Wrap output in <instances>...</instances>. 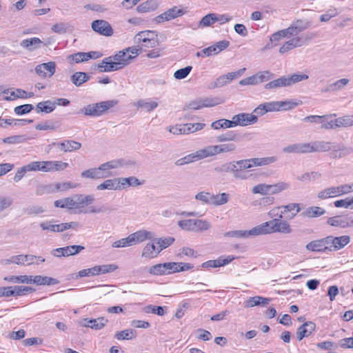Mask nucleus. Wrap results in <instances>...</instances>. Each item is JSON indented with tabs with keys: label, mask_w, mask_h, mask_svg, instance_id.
I'll use <instances>...</instances> for the list:
<instances>
[{
	"label": "nucleus",
	"mask_w": 353,
	"mask_h": 353,
	"mask_svg": "<svg viewBox=\"0 0 353 353\" xmlns=\"http://www.w3.org/2000/svg\"><path fill=\"white\" fill-rule=\"evenodd\" d=\"M117 104L116 100H108L99 103L89 104L82 108L78 114H83L85 116L98 117L105 114L109 109Z\"/></svg>",
	"instance_id": "1"
},
{
	"label": "nucleus",
	"mask_w": 353,
	"mask_h": 353,
	"mask_svg": "<svg viewBox=\"0 0 353 353\" xmlns=\"http://www.w3.org/2000/svg\"><path fill=\"white\" fill-rule=\"evenodd\" d=\"M94 198L92 195L74 194L72 196V210H77L78 213H84V208L93 203Z\"/></svg>",
	"instance_id": "2"
},
{
	"label": "nucleus",
	"mask_w": 353,
	"mask_h": 353,
	"mask_svg": "<svg viewBox=\"0 0 353 353\" xmlns=\"http://www.w3.org/2000/svg\"><path fill=\"white\" fill-rule=\"evenodd\" d=\"M229 45L230 42L226 40L218 41L215 44L197 52L196 56L205 57L217 54L222 50L227 48Z\"/></svg>",
	"instance_id": "3"
},
{
	"label": "nucleus",
	"mask_w": 353,
	"mask_h": 353,
	"mask_svg": "<svg viewBox=\"0 0 353 353\" xmlns=\"http://www.w3.org/2000/svg\"><path fill=\"white\" fill-rule=\"evenodd\" d=\"M91 27L94 32L103 36L110 37L114 33V30L110 23L103 19L93 21Z\"/></svg>",
	"instance_id": "4"
},
{
	"label": "nucleus",
	"mask_w": 353,
	"mask_h": 353,
	"mask_svg": "<svg viewBox=\"0 0 353 353\" xmlns=\"http://www.w3.org/2000/svg\"><path fill=\"white\" fill-rule=\"evenodd\" d=\"M276 161L275 157H268L263 158H252L248 159L240 160V164L243 165V168H251L254 166H262L274 163Z\"/></svg>",
	"instance_id": "5"
},
{
	"label": "nucleus",
	"mask_w": 353,
	"mask_h": 353,
	"mask_svg": "<svg viewBox=\"0 0 353 353\" xmlns=\"http://www.w3.org/2000/svg\"><path fill=\"white\" fill-rule=\"evenodd\" d=\"M156 37L157 34H155L154 32L146 30L137 33L135 35V39H137V43L150 42V44H143L144 47L154 48L158 44V41L155 38Z\"/></svg>",
	"instance_id": "6"
},
{
	"label": "nucleus",
	"mask_w": 353,
	"mask_h": 353,
	"mask_svg": "<svg viewBox=\"0 0 353 353\" xmlns=\"http://www.w3.org/2000/svg\"><path fill=\"white\" fill-rule=\"evenodd\" d=\"M35 72L41 78H50L56 71V63L54 61H49L37 65L35 67Z\"/></svg>",
	"instance_id": "7"
},
{
	"label": "nucleus",
	"mask_w": 353,
	"mask_h": 353,
	"mask_svg": "<svg viewBox=\"0 0 353 353\" xmlns=\"http://www.w3.org/2000/svg\"><path fill=\"white\" fill-rule=\"evenodd\" d=\"M234 127L237 125L246 126L256 123L258 121L256 115L249 113H240L232 117Z\"/></svg>",
	"instance_id": "8"
},
{
	"label": "nucleus",
	"mask_w": 353,
	"mask_h": 353,
	"mask_svg": "<svg viewBox=\"0 0 353 353\" xmlns=\"http://www.w3.org/2000/svg\"><path fill=\"white\" fill-rule=\"evenodd\" d=\"M268 112L281 110H288L294 108L297 105V103L285 101H271L264 103Z\"/></svg>",
	"instance_id": "9"
},
{
	"label": "nucleus",
	"mask_w": 353,
	"mask_h": 353,
	"mask_svg": "<svg viewBox=\"0 0 353 353\" xmlns=\"http://www.w3.org/2000/svg\"><path fill=\"white\" fill-rule=\"evenodd\" d=\"M282 215L279 216V219H274L273 221H269L270 224V233L281 232L289 234L292 232L290 224L286 221H281Z\"/></svg>",
	"instance_id": "10"
},
{
	"label": "nucleus",
	"mask_w": 353,
	"mask_h": 353,
	"mask_svg": "<svg viewBox=\"0 0 353 353\" xmlns=\"http://www.w3.org/2000/svg\"><path fill=\"white\" fill-rule=\"evenodd\" d=\"M184 14V11L182 9L178 8L176 6H174L167 11L164 12L161 14L156 17L154 19V21L157 23H161L166 21H170L171 19H175L179 16H181Z\"/></svg>",
	"instance_id": "11"
},
{
	"label": "nucleus",
	"mask_w": 353,
	"mask_h": 353,
	"mask_svg": "<svg viewBox=\"0 0 353 353\" xmlns=\"http://www.w3.org/2000/svg\"><path fill=\"white\" fill-rule=\"evenodd\" d=\"M119 63L114 61L112 56L103 59L100 63L98 64L97 68L100 72H110L121 70Z\"/></svg>",
	"instance_id": "12"
},
{
	"label": "nucleus",
	"mask_w": 353,
	"mask_h": 353,
	"mask_svg": "<svg viewBox=\"0 0 353 353\" xmlns=\"http://www.w3.org/2000/svg\"><path fill=\"white\" fill-rule=\"evenodd\" d=\"M307 37L303 36L296 37L286 41L279 49L281 54H284L295 48L302 46L306 43Z\"/></svg>",
	"instance_id": "13"
},
{
	"label": "nucleus",
	"mask_w": 353,
	"mask_h": 353,
	"mask_svg": "<svg viewBox=\"0 0 353 353\" xmlns=\"http://www.w3.org/2000/svg\"><path fill=\"white\" fill-rule=\"evenodd\" d=\"M108 322V319L104 317L91 319H83L80 321V325L83 327H87L95 330H99L102 329Z\"/></svg>",
	"instance_id": "14"
},
{
	"label": "nucleus",
	"mask_w": 353,
	"mask_h": 353,
	"mask_svg": "<svg viewBox=\"0 0 353 353\" xmlns=\"http://www.w3.org/2000/svg\"><path fill=\"white\" fill-rule=\"evenodd\" d=\"M330 157L332 159H341L353 152V148H347L344 145L332 143Z\"/></svg>",
	"instance_id": "15"
},
{
	"label": "nucleus",
	"mask_w": 353,
	"mask_h": 353,
	"mask_svg": "<svg viewBox=\"0 0 353 353\" xmlns=\"http://www.w3.org/2000/svg\"><path fill=\"white\" fill-rule=\"evenodd\" d=\"M271 301V299L266 298L261 296H254L249 297L243 302V307L245 308L253 307L255 306L265 307Z\"/></svg>",
	"instance_id": "16"
},
{
	"label": "nucleus",
	"mask_w": 353,
	"mask_h": 353,
	"mask_svg": "<svg viewBox=\"0 0 353 353\" xmlns=\"http://www.w3.org/2000/svg\"><path fill=\"white\" fill-rule=\"evenodd\" d=\"M316 329V324L312 321H307L296 330V338L301 341L304 337L309 336Z\"/></svg>",
	"instance_id": "17"
},
{
	"label": "nucleus",
	"mask_w": 353,
	"mask_h": 353,
	"mask_svg": "<svg viewBox=\"0 0 353 353\" xmlns=\"http://www.w3.org/2000/svg\"><path fill=\"white\" fill-rule=\"evenodd\" d=\"M332 142L319 141L308 143L309 153L310 152H323L330 151L332 149Z\"/></svg>",
	"instance_id": "18"
},
{
	"label": "nucleus",
	"mask_w": 353,
	"mask_h": 353,
	"mask_svg": "<svg viewBox=\"0 0 353 353\" xmlns=\"http://www.w3.org/2000/svg\"><path fill=\"white\" fill-rule=\"evenodd\" d=\"M134 245L143 242L145 240H152L155 235L153 232L145 230H138L130 234Z\"/></svg>",
	"instance_id": "19"
},
{
	"label": "nucleus",
	"mask_w": 353,
	"mask_h": 353,
	"mask_svg": "<svg viewBox=\"0 0 353 353\" xmlns=\"http://www.w3.org/2000/svg\"><path fill=\"white\" fill-rule=\"evenodd\" d=\"M52 145H57L60 150L64 152L76 151L81 147V143L73 140H65L63 142L53 143Z\"/></svg>",
	"instance_id": "20"
},
{
	"label": "nucleus",
	"mask_w": 353,
	"mask_h": 353,
	"mask_svg": "<svg viewBox=\"0 0 353 353\" xmlns=\"http://www.w3.org/2000/svg\"><path fill=\"white\" fill-rule=\"evenodd\" d=\"M104 172L102 171L101 166L99 165L98 168H92L84 170L81 173V176L83 179H101L108 178V174H104Z\"/></svg>",
	"instance_id": "21"
},
{
	"label": "nucleus",
	"mask_w": 353,
	"mask_h": 353,
	"mask_svg": "<svg viewBox=\"0 0 353 353\" xmlns=\"http://www.w3.org/2000/svg\"><path fill=\"white\" fill-rule=\"evenodd\" d=\"M234 259V257L232 256H227L226 257L220 256L216 260H209L206 262H204L202 264L203 268H219L222 267L225 265H227L232 262Z\"/></svg>",
	"instance_id": "22"
},
{
	"label": "nucleus",
	"mask_w": 353,
	"mask_h": 353,
	"mask_svg": "<svg viewBox=\"0 0 353 353\" xmlns=\"http://www.w3.org/2000/svg\"><path fill=\"white\" fill-rule=\"evenodd\" d=\"M112 58H114V61L117 63H121L119 65L121 66V69H122L125 65H128L134 57H132L131 54H128L125 51V49H124L112 56Z\"/></svg>",
	"instance_id": "23"
},
{
	"label": "nucleus",
	"mask_w": 353,
	"mask_h": 353,
	"mask_svg": "<svg viewBox=\"0 0 353 353\" xmlns=\"http://www.w3.org/2000/svg\"><path fill=\"white\" fill-rule=\"evenodd\" d=\"M240 160L235 161V168L232 172V176L236 179L246 180L249 179L252 174H249L248 171H245L248 168H243V165L240 164Z\"/></svg>",
	"instance_id": "24"
},
{
	"label": "nucleus",
	"mask_w": 353,
	"mask_h": 353,
	"mask_svg": "<svg viewBox=\"0 0 353 353\" xmlns=\"http://www.w3.org/2000/svg\"><path fill=\"white\" fill-rule=\"evenodd\" d=\"M31 280L32 283H34L38 285H52L59 283L57 279L41 275L32 276Z\"/></svg>",
	"instance_id": "25"
},
{
	"label": "nucleus",
	"mask_w": 353,
	"mask_h": 353,
	"mask_svg": "<svg viewBox=\"0 0 353 353\" xmlns=\"http://www.w3.org/2000/svg\"><path fill=\"white\" fill-rule=\"evenodd\" d=\"M283 152L285 153H309L308 143L288 145L283 149Z\"/></svg>",
	"instance_id": "26"
},
{
	"label": "nucleus",
	"mask_w": 353,
	"mask_h": 353,
	"mask_svg": "<svg viewBox=\"0 0 353 353\" xmlns=\"http://www.w3.org/2000/svg\"><path fill=\"white\" fill-rule=\"evenodd\" d=\"M349 81V79L345 78L337 80L336 81L332 83L327 85L326 87L321 90V92H333L341 90L347 85Z\"/></svg>",
	"instance_id": "27"
},
{
	"label": "nucleus",
	"mask_w": 353,
	"mask_h": 353,
	"mask_svg": "<svg viewBox=\"0 0 353 353\" xmlns=\"http://www.w3.org/2000/svg\"><path fill=\"white\" fill-rule=\"evenodd\" d=\"M118 178L112 179H106L103 183L97 186V190H120L121 185H119V181Z\"/></svg>",
	"instance_id": "28"
},
{
	"label": "nucleus",
	"mask_w": 353,
	"mask_h": 353,
	"mask_svg": "<svg viewBox=\"0 0 353 353\" xmlns=\"http://www.w3.org/2000/svg\"><path fill=\"white\" fill-rule=\"evenodd\" d=\"M270 224L269 221L263 223L259 225H257L250 230L248 231V236H259L270 233Z\"/></svg>",
	"instance_id": "29"
},
{
	"label": "nucleus",
	"mask_w": 353,
	"mask_h": 353,
	"mask_svg": "<svg viewBox=\"0 0 353 353\" xmlns=\"http://www.w3.org/2000/svg\"><path fill=\"white\" fill-rule=\"evenodd\" d=\"M68 166V163L61 161H46V172L62 171Z\"/></svg>",
	"instance_id": "30"
},
{
	"label": "nucleus",
	"mask_w": 353,
	"mask_h": 353,
	"mask_svg": "<svg viewBox=\"0 0 353 353\" xmlns=\"http://www.w3.org/2000/svg\"><path fill=\"white\" fill-rule=\"evenodd\" d=\"M350 236L348 235H343L340 236H333V249L334 252L345 248L350 242Z\"/></svg>",
	"instance_id": "31"
},
{
	"label": "nucleus",
	"mask_w": 353,
	"mask_h": 353,
	"mask_svg": "<svg viewBox=\"0 0 353 353\" xmlns=\"http://www.w3.org/2000/svg\"><path fill=\"white\" fill-rule=\"evenodd\" d=\"M287 77L282 76L278 79H274L264 85L266 90L277 89L282 87H288Z\"/></svg>",
	"instance_id": "32"
},
{
	"label": "nucleus",
	"mask_w": 353,
	"mask_h": 353,
	"mask_svg": "<svg viewBox=\"0 0 353 353\" xmlns=\"http://www.w3.org/2000/svg\"><path fill=\"white\" fill-rule=\"evenodd\" d=\"M234 79V75L232 72L219 77L214 82L210 83V88H220Z\"/></svg>",
	"instance_id": "33"
},
{
	"label": "nucleus",
	"mask_w": 353,
	"mask_h": 353,
	"mask_svg": "<svg viewBox=\"0 0 353 353\" xmlns=\"http://www.w3.org/2000/svg\"><path fill=\"white\" fill-rule=\"evenodd\" d=\"M160 252L157 246L154 243H147L143 249L141 256L147 259H153Z\"/></svg>",
	"instance_id": "34"
},
{
	"label": "nucleus",
	"mask_w": 353,
	"mask_h": 353,
	"mask_svg": "<svg viewBox=\"0 0 353 353\" xmlns=\"http://www.w3.org/2000/svg\"><path fill=\"white\" fill-rule=\"evenodd\" d=\"M242 136L233 131H229L225 134H221L216 137V141L220 143L228 141H239Z\"/></svg>",
	"instance_id": "35"
},
{
	"label": "nucleus",
	"mask_w": 353,
	"mask_h": 353,
	"mask_svg": "<svg viewBox=\"0 0 353 353\" xmlns=\"http://www.w3.org/2000/svg\"><path fill=\"white\" fill-rule=\"evenodd\" d=\"M325 210L318 206H312L305 209L302 212V215L308 218H315L321 216L325 213Z\"/></svg>",
	"instance_id": "36"
},
{
	"label": "nucleus",
	"mask_w": 353,
	"mask_h": 353,
	"mask_svg": "<svg viewBox=\"0 0 353 353\" xmlns=\"http://www.w3.org/2000/svg\"><path fill=\"white\" fill-rule=\"evenodd\" d=\"M195 152L198 161L216 155L214 145H208Z\"/></svg>",
	"instance_id": "37"
},
{
	"label": "nucleus",
	"mask_w": 353,
	"mask_h": 353,
	"mask_svg": "<svg viewBox=\"0 0 353 353\" xmlns=\"http://www.w3.org/2000/svg\"><path fill=\"white\" fill-rule=\"evenodd\" d=\"M56 108V103H54L50 100L41 101L37 103L36 108V112L37 113L45 112L50 113Z\"/></svg>",
	"instance_id": "38"
},
{
	"label": "nucleus",
	"mask_w": 353,
	"mask_h": 353,
	"mask_svg": "<svg viewBox=\"0 0 353 353\" xmlns=\"http://www.w3.org/2000/svg\"><path fill=\"white\" fill-rule=\"evenodd\" d=\"M41 43H42V41L40 39L32 37L22 40L20 43V46L29 50H33L38 48Z\"/></svg>",
	"instance_id": "39"
},
{
	"label": "nucleus",
	"mask_w": 353,
	"mask_h": 353,
	"mask_svg": "<svg viewBox=\"0 0 353 353\" xmlns=\"http://www.w3.org/2000/svg\"><path fill=\"white\" fill-rule=\"evenodd\" d=\"M15 264L20 265H30L35 263L37 256L32 254H19L16 255Z\"/></svg>",
	"instance_id": "40"
},
{
	"label": "nucleus",
	"mask_w": 353,
	"mask_h": 353,
	"mask_svg": "<svg viewBox=\"0 0 353 353\" xmlns=\"http://www.w3.org/2000/svg\"><path fill=\"white\" fill-rule=\"evenodd\" d=\"M89 79L90 77L87 73L83 72H77L74 73L70 77L71 81L76 86L81 85L83 83L87 82Z\"/></svg>",
	"instance_id": "41"
},
{
	"label": "nucleus",
	"mask_w": 353,
	"mask_h": 353,
	"mask_svg": "<svg viewBox=\"0 0 353 353\" xmlns=\"http://www.w3.org/2000/svg\"><path fill=\"white\" fill-rule=\"evenodd\" d=\"M193 228L192 232H201L209 230L211 228V223L207 220L194 219Z\"/></svg>",
	"instance_id": "42"
},
{
	"label": "nucleus",
	"mask_w": 353,
	"mask_h": 353,
	"mask_svg": "<svg viewBox=\"0 0 353 353\" xmlns=\"http://www.w3.org/2000/svg\"><path fill=\"white\" fill-rule=\"evenodd\" d=\"M346 220L347 216H335L330 217L327 223L331 226L345 228L347 225Z\"/></svg>",
	"instance_id": "43"
},
{
	"label": "nucleus",
	"mask_w": 353,
	"mask_h": 353,
	"mask_svg": "<svg viewBox=\"0 0 353 353\" xmlns=\"http://www.w3.org/2000/svg\"><path fill=\"white\" fill-rule=\"evenodd\" d=\"M305 248L307 250L312 252H325V247L323 246V238L310 241L306 245Z\"/></svg>",
	"instance_id": "44"
},
{
	"label": "nucleus",
	"mask_w": 353,
	"mask_h": 353,
	"mask_svg": "<svg viewBox=\"0 0 353 353\" xmlns=\"http://www.w3.org/2000/svg\"><path fill=\"white\" fill-rule=\"evenodd\" d=\"M233 120H228L225 119H221L216 120L211 123V128L214 130H219L221 128L226 129L234 128Z\"/></svg>",
	"instance_id": "45"
},
{
	"label": "nucleus",
	"mask_w": 353,
	"mask_h": 353,
	"mask_svg": "<svg viewBox=\"0 0 353 353\" xmlns=\"http://www.w3.org/2000/svg\"><path fill=\"white\" fill-rule=\"evenodd\" d=\"M214 147L216 154L228 152H234L236 150V146L233 143L214 145Z\"/></svg>",
	"instance_id": "46"
},
{
	"label": "nucleus",
	"mask_w": 353,
	"mask_h": 353,
	"mask_svg": "<svg viewBox=\"0 0 353 353\" xmlns=\"http://www.w3.org/2000/svg\"><path fill=\"white\" fill-rule=\"evenodd\" d=\"M31 278H32V276H28V275L9 276H6L4 278V280L7 281L8 282L14 283H21L31 284L32 283Z\"/></svg>",
	"instance_id": "47"
},
{
	"label": "nucleus",
	"mask_w": 353,
	"mask_h": 353,
	"mask_svg": "<svg viewBox=\"0 0 353 353\" xmlns=\"http://www.w3.org/2000/svg\"><path fill=\"white\" fill-rule=\"evenodd\" d=\"M157 6L158 5L156 1L149 0L138 6L137 7V10L141 13L148 12L155 10L157 8Z\"/></svg>",
	"instance_id": "48"
},
{
	"label": "nucleus",
	"mask_w": 353,
	"mask_h": 353,
	"mask_svg": "<svg viewBox=\"0 0 353 353\" xmlns=\"http://www.w3.org/2000/svg\"><path fill=\"white\" fill-rule=\"evenodd\" d=\"M212 203L213 205H221L228 202L229 194L228 193H221L218 194H212Z\"/></svg>",
	"instance_id": "49"
},
{
	"label": "nucleus",
	"mask_w": 353,
	"mask_h": 353,
	"mask_svg": "<svg viewBox=\"0 0 353 353\" xmlns=\"http://www.w3.org/2000/svg\"><path fill=\"white\" fill-rule=\"evenodd\" d=\"M290 188L289 183L283 181L278 182L277 183L269 185L270 194H276Z\"/></svg>",
	"instance_id": "50"
},
{
	"label": "nucleus",
	"mask_w": 353,
	"mask_h": 353,
	"mask_svg": "<svg viewBox=\"0 0 353 353\" xmlns=\"http://www.w3.org/2000/svg\"><path fill=\"white\" fill-rule=\"evenodd\" d=\"M137 336V332L134 330L128 329L117 332L115 337L118 340H130Z\"/></svg>",
	"instance_id": "51"
},
{
	"label": "nucleus",
	"mask_w": 353,
	"mask_h": 353,
	"mask_svg": "<svg viewBox=\"0 0 353 353\" xmlns=\"http://www.w3.org/2000/svg\"><path fill=\"white\" fill-rule=\"evenodd\" d=\"M121 165V163L120 161H110L100 165L102 171L104 172V174H108V177L111 175V173L109 172L110 170L115 169Z\"/></svg>",
	"instance_id": "52"
},
{
	"label": "nucleus",
	"mask_w": 353,
	"mask_h": 353,
	"mask_svg": "<svg viewBox=\"0 0 353 353\" xmlns=\"http://www.w3.org/2000/svg\"><path fill=\"white\" fill-rule=\"evenodd\" d=\"M119 181V185H121V190L131 185H139L140 184L138 179L134 176L128 178H118Z\"/></svg>",
	"instance_id": "53"
},
{
	"label": "nucleus",
	"mask_w": 353,
	"mask_h": 353,
	"mask_svg": "<svg viewBox=\"0 0 353 353\" xmlns=\"http://www.w3.org/2000/svg\"><path fill=\"white\" fill-rule=\"evenodd\" d=\"M46 161H32L26 165V170L29 172L42 171L46 172Z\"/></svg>",
	"instance_id": "54"
},
{
	"label": "nucleus",
	"mask_w": 353,
	"mask_h": 353,
	"mask_svg": "<svg viewBox=\"0 0 353 353\" xmlns=\"http://www.w3.org/2000/svg\"><path fill=\"white\" fill-rule=\"evenodd\" d=\"M136 105L138 108L146 110L148 112H151L158 106V103L157 101H148L144 99H139L137 101Z\"/></svg>",
	"instance_id": "55"
},
{
	"label": "nucleus",
	"mask_w": 353,
	"mask_h": 353,
	"mask_svg": "<svg viewBox=\"0 0 353 353\" xmlns=\"http://www.w3.org/2000/svg\"><path fill=\"white\" fill-rule=\"evenodd\" d=\"M309 77L306 74L303 73H294L289 77H287L288 85L291 86L292 85L305 81L308 79Z\"/></svg>",
	"instance_id": "56"
},
{
	"label": "nucleus",
	"mask_w": 353,
	"mask_h": 353,
	"mask_svg": "<svg viewBox=\"0 0 353 353\" xmlns=\"http://www.w3.org/2000/svg\"><path fill=\"white\" fill-rule=\"evenodd\" d=\"M336 125L339 128H348L353 126V114L341 117L336 119Z\"/></svg>",
	"instance_id": "57"
},
{
	"label": "nucleus",
	"mask_w": 353,
	"mask_h": 353,
	"mask_svg": "<svg viewBox=\"0 0 353 353\" xmlns=\"http://www.w3.org/2000/svg\"><path fill=\"white\" fill-rule=\"evenodd\" d=\"M29 139L25 135H13L3 139V142L8 144H19L27 141Z\"/></svg>",
	"instance_id": "58"
},
{
	"label": "nucleus",
	"mask_w": 353,
	"mask_h": 353,
	"mask_svg": "<svg viewBox=\"0 0 353 353\" xmlns=\"http://www.w3.org/2000/svg\"><path fill=\"white\" fill-rule=\"evenodd\" d=\"M257 83L268 81L274 78V74L269 70L260 71L255 74Z\"/></svg>",
	"instance_id": "59"
},
{
	"label": "nucleus",
	"mask_w": 353,
	"mask_h": 353,
	"mask_svg": "<svg viewBox=\"0 0 353 353\" xmlns=\"http://www.w3.org/2000/svg\"><path fill=\"white\" fill-rule=\"evenodd\" d=\"M54 205L57 208L72 210V206L74 205V203H72V196L57 200L54 201Z\"/></svg>",
	"instance_id": "60"
},
{
	"label": "nucleus",
	"mask_w": 353,
	"mask_h": 353,
	"mask_svg": "<svg viewBox=\"0 0 353 353\" xmlns=\"http://www.w3.org/2000/svg\"><path fill=\"white\" fill-rule=\"evenodd\" d=\"M331 116H327V115L323 116V119H322L321 124V128H324L326 130H332V129L338 128V125H336V124H338L336 123V119L329 120V118Z\"/></svg>",
	"instance_id": "61"
},
{
	"label": "nucleus",
	"mask_w": 353,
	"mask_h": 353,
	"mask_svg": "<svg viewBox=\"0 0 353 353\" xmlns=\"http://www.w3.org/2000/svg\"><path fill=\"white\" fill-rule=\"evenodd\" d=\"M35 289L29 286L15 285L13 286L14 296H19L26 294L28 292H34Z\"/></svg>",
	"instance_id": "62"
},
{
	"label": "nucleus",
	"mask_w": 353,
	"mask_h": 353,
	"mask_svg": "<svg viewBox=\"0 0 353 353\" xmlns=\"http://www.w3.org/2000/svg\"><path fill=\"white\" fill-rule=\"evenodd\" d=\"M134 244H133L132 238H131L130 234V235H128L125 238H123V239H119L118 241H114L112 243V246L113 248H119L130 247V246H132Z\"/></svg>",
	"instance_id": "63"
},
{
	"label": "nucleus",
	"mask_w": 353,
	"mask_h": 353,
	"mask_svg": "<svg viewBox=\"0 0 353 353\" xmlns=\"http://www.w3.org/2000/svg\"><path fill=\"white\" fill-rule=\"evenodd\" d=\"M235 161L225 163L215 167L214 170L218 173L233 172L235 168Z\"/></svg>",
	"instance_id": "64"
}]
</instances>
